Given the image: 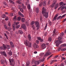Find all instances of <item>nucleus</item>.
I'll return each mask as SVG.
<instances>
[{
  "label": "nucleus",
  "instance_id": "nucleus-10",
  "mask_svg": "<svg viewBox=\"0 0 66 66\" xmlns=\"http://www.w3.org/2000/svg\"><path fill=\"white\" fill-rule=\"evenodd\" d=\"M33 47L35 49H36V48H38L39 47L38 45H37L36 43H35L34 44Z\"/></svg>",
  "mask_w": 66,
  "mask_h": 66
},
{
  "label": "nucleus",
  "instance_id": "nucleus-63",
  "mask_svg": "<svg viewBox=\"0 0 66 66\" xmlns=\"http://www.w3.org/2000/svg\"><path fill=\"white\" fill-rule=\"evenodd\" d=\"M8 26H11V23H10V22H9L8 24Z\"/></svg>",
  "mask_w": 66,
  "mask_h": 66
},
{
  "label": "nucleus",
  "instance_id": "nucleus-5",
  "mask_svg": "<svg viewBox=\"0 0 66 66\" xmlns=\"http://www.w3.org/2000/svg\"><path fill=\"white\" fill-rule=\"evenodd\" d=\"M3 46L5 49H9L10 48V46L9 45H5L4 44H3Z\"/></svg>",
  "mask_w": 66,
  "mask_h": 66
},
{
  "label": "nucleus",
  "instance_id": "nucleus-41",
  "mask_svg": "<svg viewBox=\"0 0 66 66\" xmlns=\"http://www.w3.org/2000/svg\"><path fill=\"white\" fill-rule=\"evenodd\" d=\"M8 53L10 55H12V52H9Z\"/></svg>",
  "mask_w": 66,
  "mask_h": 66
},
{
  "label": "nucleus",
  "instance_id": "nucleus-23",
  "mask_svg": "<svg viewBox=\"0 0 66 66\" xmlns=\"http://www.w3.org/2000/svg\"><path fill=\"white\" fill-rule=\"evenodd\" d=\"M62 19V16H60L58 17H57V20H59V19Z\"/></svg>",
  "mask_w": 66,
  "mask_h": 66
},
{
  "label": "nucleus",
  "instance_id": "nucleus-49",
  "mask_svg": "<svg viewBox=\"0 0 66 66\" xmlns=\"http://www.w3.org/2000/svg\"><path fill=\"white\" fill-rule=\"evenodd\" d=\"M40 62H43L44 61V59H40Z\"/></svg>",
  "mask_w": 66,
  "mask_h": 66
},
{
  "label": "nucleus",
  "instance_id": "nucleus-21",
  "mask_svg": "<svg viewBox=\"0 0 66 66\" xmlns=\"http://www.w3.org/2000/svg\"><path fill=\"white\" fill-rule=\"evenodd\" d=\"M28 37L29 41H30L31 40V35H28Z\"/></svg>",
  "mask_w": 66,
  "mask_h": 66
},
{
  "label": "nucleus",
  "instance_id": "nucleus-33",
  "mask_svg": "<svg viewBox=\"0 0 66 66\" xmlns=\"http://www.w3.org/2000/svg\"><path fill=\"white\" fill-rule=\"evenodd\" d=\"M0 49H1V50H4V49H5V48L3 46V47L1 46L0 47Z\"/></svg>",
  "mask_w": 66,
  "mask_h": 66
},
{
  "label": "nucleus",
  "instance_id": "nucleus-48",
  "mask_svg": "<svg viewBox=\"0 0 66 66\" xmlns=\"http://www.w3.org/2000/svg\"><path fill=\"white\" fill-rule=\"evenodd\" d=\"M34 21H33L31 22V23H30V24L31 25H33L34 24Z\"/></svg>",
  "mask_w": 66,
  "mask_h": 66
},
{
  "label": "nucleus",
  "instance_id": "nucleus-19",
  "mask_svg": "<svg viewBox=\"0 0 66 66\" xmlns=\"http://www.w3.org/2000/svg\"><path fill=\"white\" fill-rule=\"evenodd\" d=\"M56 31V29H54L53 31V36H54V35L55 34H56V32H55Z\"/></svg>",
  "mask_w": 66,
  "mask_h": 66
},
{
  "label": "nucleus",
  "instance_id": "nucleus-56",
  "mask_svg": "<svg viewBox=\"0 0 66 66\" xmlns=\"http://www.w3.org/2000/svg\"><path fill=\"white\" fill-rule=\"evenodd\" d=\"M37 39H38V40H40L41 39V38L39 37H37Z\"/></svg>",
  "mask_w": 66,
  "mask_h": 66
},
{
  "label": "nucleus",
  "instance_id": "nucleus-31",
  "mask_svg": "<svg viewBox=\"0 0 66 66\" xmlns=\"http://www.w3.org/2000/svg\"><path fill=\"white\" fill-rule=\"evenodd\" d=\"M61 11H63V9H64L65 8V6H61Z\"/></svg>",
  "mask_w": 66,
  "mask_h": 66
},
{
  "label": "nucleus",
  "instance_id": "nucleus-16",
  "mask_svg": "<svg viewBox=\"0 0 66 66\" xmlns=\"http://www.w3.org/2000/svg\"><path fill=\"white\" fill-rule=\"evenodd\" d=\"M18 14L19 15H20V16H21L22 17H24V15H23L21 14V12H20L19 11L18 12Z\"/></svg>",
  "mask_w": 66,
  "mask_h": 66
},
{
  "label": "nucleus",
  "instance_id": "nucleus-53",
  "mask_svg": "<svg viewBox=\"0 0 66 66\" xmlns=\"http://www.w3.org/2000/svg\"><path fill=\"white\" fill-rule=\"evenodd\" d=\"M62 45L63 47H65V46H66V44H62Z\"/></svg>",
  "mask_w": 66,
  "mask_h": 66
},
{
  "label": "nucleus",
  "instance_id": "nucleus-3",
  "mask_svg": "<svg viewBox=\"0 0 66 66\" xmlns=\"http://www.w3.org/2000/svg\"><path fill=\"white\" fill-rule=\"evenodd\" d=\"M46 2L45 1H42V2L39 4V6H42V4H43L44 6H45L46 5Z\"/></svg>",
  "mask_w": 66,
  "mask_h": 66
},
{
  "label": "nucleus",
  "instance_id": "nucleus-52",
  "mask_svg": "<svg viewBox=\"0 0 66 66\" xmlns=\"http://www.w3.org/2000/svg\"><path fill=\"white\" fill-rule=\"evenodd\" d=\"M47 24H46V26H45L44 28V30H45L46 29V28H47Z\"/></svg>",
  "mask_w": 66,
  "mask_h": 66
},
{
  "label": "nucleus",
  "instance_id": "nucleus-50",
  "mask_svg": "<svg viewBox=\"0 0 66 66\" xmlns=\"http://www.w3.org/2000/svg\"><path fill=\"white\" fill-rule=\"evenodd\" d=\"M64 34V33L62 32L60 36H61V37H62V36H63Z\"/></svg>",
  "mask_w": 66,
  "mask_h": 66
},
{
  "label": "nucleus",
  "instance_id": "nucleus-11",
  "mask_svg": "<svg viewBox=\"0 0 66 66\" xmlns=\"http://www.w3.org/2000/svg\"><path fill=\"white\" fill-rule=\"evenodd\" d=\"M59 4H60V5L61 6H63L64 5H66V3H64V2H61L59 3Z\"/></svg>",
  "mask_w": 66,
  "mask_h": 66
},
{
  "label": "nucleus",
  "instance_id": "nucleus-22",
  "mask_svg": "<svg viewBox=\"0 0 66 66\" xmlns=\"http://www.w3.org/2000/svg\"><path fill=\"white\" fill-rule=\"evenodd\" d=\"M18 32L19 33V34H22L23 33V32H22V31L20 30H19Z\"/></svg>",
  "mask_w": 66,
  "mask_h": 66
},
{
  "label": "nucleus",
  "instance_id": "nucleus-18",
  "mask_svg": "<svg viewBox=\"0 0 66 66\" xmlns=\"http://www.w3.org/2000/svg\"><path fill=\"white\" fill-rule=\"evenodd\" d=\"M27 5V7L28 9L29 10H30L31 9V7H30V4H28V5Z\"/></svg>",
  "mask_w": 66,
  "mask_h": 66
},
{
  "label": "nucleus",
  "instance_id": "nucleus-34",
  "mask_svg": "<svg viewBox=\"0 0 66 66\" xmlns=\"http://www.w3.org/2000/svg\"><path fill=\"white\" fill-rule=\"evenodd\" d=\"M12 30V28L11 27H9L8 28V30L9 31H11Z\"/></svg>",
  "mask_w": 66,
  "mask_h": 66
},
{
  "label": "nucleus",
  "instance_id": "nucleus-61",
  "mask_svg": "<svg viewBox=\"0 0 66 66\" xmlns=\"http://www.w3.org/2000/svg\"><path fill=\"white\" fill-rule=\"evenodd\" d=\"M59 56L58 55H57L54 57V59H56Z\"/></svg>",
  "mask_w": 66,
  "mask_h": 66
},
{
  "label": "nucleus",
  "instance_id": "nucleus-6",
  "mask_svg": "<svg viewBox=\"0 0 66 66\" xmlns=\"http://www.w3.org/2000/svg\"><path fill=\"white\" fill-rule=\"evenodd\" d=\"M56 2V0H54L53 1V4L51 6L52 8H53V7H54V6L55 5Z\"/></svg>",
  "mask_w": 66,
  "mask_h": 66
},
{
  "label": "nucleus",
  "instance_id": "nucleus-57",
  "mask_svg": "<svg viewBox=\"0 0 66 66\" xmlns=\"http://www.w3.org/2000/svg\"><path fill=\"white\" fill-rule=\"evenodd\" d=\"M16 2L18 3H19V4H21V3L19 1H17Z\"/></svg>",
  "mask_w": 66,
  "mask_h": 66
},
{
  "label": "nucleus",
  "instance_id": "nucleus-36",
  "mask_svg": "<svg viewBox=\"0 0 66 66\" xmlns=\"http://www.w3.org/2000/svg\"><path fill=\"white\" fill-rule=\"evenodd\" d=\"M35 24H37V25H39V22L38 21H36L35 22Z\"/></svg>",
  "mask_w": 66,
  "mask_h": 66
},
{
  "label": "nucleus",
  "instance_id": "nucleus-4",
  "mask_svg": "<svg viewBox=\"0 0 66 66\" xmlns=\"http://www.w3.org/2000/svg\"><path fill=\"white\" fill-rule=\"evenodd\" d=\"M63 43L62 41H60L59 40H57L56 41L55 44H56V46L57 47H59V45H60V44L61 43Z\"/></svg>",
  "mask_w": 66,
  "mask_h": 66
},
{
  "label": "nucleus",
  "instance_id": "nucleus-60",
  "mask_svg": "<svg viewBox=\"0 0 66 66\" xmlns=\"http://www.w3.org/2000/svg\"><path fill=\"white\" fill-rule=\"evenodd\" d=\"M32 28L33 29V30H34V29L35 28L34 25H32Z\"/></svg>",
  "mask_w": 66,
  "mask_h": 66
},
{
  "label": "nucleus",
  "instance_id": "nucleus-45",
  "mask_svg": "<svg viewBox=\"0 0 66 66\" xmlns=\"http://www.w3.org/2000/svg\"><path fill=\"white\" fill-rule=\"evenodd\" d=\"M53 56V55H51L50 56H49V57H48L47 58V60H48V59H50V57H51L52 56Z\"/></svg>",
  "mask_w": 66,
  "mask_h": 66
},
{
  "label": "nucleus",
  "instance_id": "nucleus-24",
  "mask_svg": "<svg viewBox=\"0 0 66 66\" xmlns=\"http://www.w3.org/2000/svg\"><path fill=\"white\" fill-rule=\"evenodd\" d=\"M12 27L13 30L15 31V29H16V28H15V25H14V24H13Z\"/></svg>",
  "mask_w": 66,
  "mask_h": 66
},
{
  "label": "nucleus",
  "instance_id": "nucleus-42",
  "mask_svg": "<svg viewBox=\"0 0 66 66\" xmlns=\"http://www.w3.org/2000/svg\"><path fill=\"white\" fill-rule=\"evenodd\" d=\"M29 64H30V62H27L26 63V66H29Z\"/></svg>",
  "mask_w": 66,
  "mask_h": 66
},
{
  "label": "nucleus",
  "instance_id": "nucleus-9",
  "mask_svg": "<svg viewBox=\"0 0 66 66\" xmlns=\"http://www.w3.org/2000/svg\"><path fill=\"white\" fill-rule=\"evenodd\" d=\"M1 54H2V55H4L6 57L7 56V55H6V53L5 52H1Z\"/></svg>",
  "mask_w": 66,
  "mask_h": 66
},
{
  "label": "nucleus",
  "instance_id": "nucleus-43",
  "mask_svg": "<svg viewBox=\"0 0 66 66\" xmlns=\"http://www.w3.org/2000/svg\"><path fill=\"white\" fill-rule=\"evenodd\" d=\"M4 35L5 36H6V38H7V39H8V37H7V34H6L5 33L4 34Z\"/></svg>",
  "mask_w": 66,
  "mask_h": 66
},
{
  "label": "nucleus",
  "instance_id": "nucleus-58",
  "mask_svg": "<svg viewBox=\"0 0 66 66\" xmlns=\"http://www.w3.org/2000/svg\"><path fill=\"white\" fill-rule=\"evenodd\" d=\"M52 61H53V63H54V62H57V60H53Z\"/></svg>",
  "mask_w": 66,
  "mask_h": 66
},
{
  "label": "nucleus",
  "instance_id": "nucleus-51",
  "mask_svg": "<svg viewBox=\"0 0 66 66\" xmlns=\"http://www.w3.org/2000/svg\"><path fill=\"white\" fill-rule=\"evenodd\" d=\"M66 50V49L65 48H62V50H61V51H65Z\"/></svg>",
  "mask_w": 66,
  "mask_h": 66
},
{
  "label": "nucleus",
  "instance_id": "nucleus-62",
  "mask_svg": "<svg viewBox=\"0 0 66 66\" xmlns=\"http://www.w3.org/2000/svg\"><path fill=\"white\" fill-rule=\"evenodd\" d=\"M61 66H64V63H61Z\"/></svg>",
  "mask_w": 66,
  "mask_h": 66
},
{
  "label": "nucleus",
  "instance_id": "nucleus-26",
  "mask_svg": "<svg viewBox=\"0 0 66 66\" xmlns=\"http://www.w3.org/2000/svg\"><path fill=\"white\" fill-rule=\"evenodd\" d=\"M38 9V8H36V11L37 13H38V12H39V10Z\"/></svg>",
  "mask_w": 66,
  "mask_h": 66
},
{
  "label": "nucleus",
  "instance_id": "nucleus-2",
  "mask_svg": "<svg viewBox=\"0 0 66 66\" xmlns=\"http://www.w3.org/2000/svg\"><path fill=\"white\" fill-rule=\"evenodd\" d=\"M24 43L28 47H31L32 46V44L31 43L29 42V41L27 40L24 41Z\"/></svg>",
  "mask_w": 66,
  "mask_h": 66
},
{
  "label": "nucleus",
  "instance_id": "nucleus-17",
  "mask_svg": "<svg viewBox=\"0 0 66 66\" xmlns=\"http://www.w3.org/2000/svg\"><path fill=\"white\" fill-rule=\"evenodd\" d=\"M10 44L11 47H14V44H13V42L11 41L10 42Z\"/></svg>",
  "mask_w": 66,
  "mask_h": 66
},
{
  "label": "nucleus",
  "instance_id": "nucleus-20",
  "mask_svg": "<svg viewBox=\"0 0 66 66\" xmlns=\"http://www.w3.org/2000/svg\"><path fill=\"white\" fill-rule=\"evenodd\" d=\"M13 21H16L17 20V18H16V16H14V17L13 18Z\"/></svg>",
  "mask_w": 66,
  "mask_h": 66
},
{
  "label": "nucleus",
  "instance_id": "nucleus-13",
  "mask_svg": "<svg viewBox=\"0 0 66 66\" xmlns=\"http://www.w3.org/2000/svg\"><path fill=\"white\" fill-rule=\"evenodd\" d=\"M57 16H58V15L56 14L53 19V21L56 20H57V18H57Z\"/></svg>",
  "mask_w": 66,
  "mask_h": 66
},
{
  "label": "nucleus",
  "instance_id": "nucleus-55",
  "mask_svg": "<svg viewBox=\"0 0 66 66\" xmlns=\"http://www.w3.org/2000/svg\"><path fill=\"white\" fill-rule=\"evenodd\" d=\"M4 27H5V28L6 29H7V27L5 25H4Z\"/></svg>",
  "mask_w": 66,
  "mask_h": 66
},
{
  "label": "nucleus",
  "instance_id": "nucleus-37",
  "mask_svg": "<svg viewBox=\"0 0 66 66\" xmlns=\"http://www.w3.org/2000/svg\"><path fill=\"white\" fill-rule=\"evenodd\" d=\"M2 17L3 18H4L6 17V15L5 14H3L2 15Z\"/></svg>",
  "mask_w": 66,
  "mask_h": 66
},
{
  "label": "nucleus",
  "instance_id": "nucleus-44",
  "mask_svg": "<svg viewBox=\"0 0 66 66\" xmlns=\"http://www.w3.org/2000/svg\"><path fill=\"white\" fill-rule=\"evenodd\" d=\"M4 35L5 36H6V38H7V39H8V37H7V34H6L5 33L4 34Z\"/></svg>",
  "mask_w": 66,
  "mask_h": 66
},
{
  "label": "nucleus",
  "instance_id": "nucleus-54",
  "mask_svg": "<svg viewBox=\"0 0 66 66\" xmlns=\"http://www.w3.org/2000/svg\"><path fill=\"white\" fill-rule=\"evenodd\" d=\"M37 27V30H38V29L39 28V25L36 26Z\"/></svg>",
  "mask_w": 66,
  "mask_h": 66
},
{
  "label": "nucleus",
  "instance_id": "nucleus-29",
  "mask_svg": "<svg viewBox=\"0 0 66 66\" xmlns=\"http://www.w3.org/2000/svg\"><path fill=\"white\" fill-rule=\"evenodd\" d=\"M3 3V4H4V5H5V6H7V3H6V2H4Z\"/></svg>",
  "mask_w": 66,
  "mask_h": 66
},
{
  "label": "nucleus",
  "instance_id": "nucleus-8",
  "mask_svg": "<svg viewBox=\"0 0 66 66\" xmlns=\"http://www.w3.org/2000/svg\"><path fill=\"white\" fill-rule=\"evenodd\" d=\"M22 28H23V29L25 30V31H27V27L25 25V24H23L21 26Z\"/></svg>",
  "mask_w": 66,
  "mask_h": 66
},
{
  "label": "nucleus",
  "instance_id": "nucleus-39",
  "mask_svg": "<svg viewBox=\"0 0 66 66\" xmlns=\"http://www.w3.org/2000/svg\"><path fill=\"white\" fill-rule=\"evenodd\" d=\"M5 20L6 21H7V20H9V17L7 16H6L5 19Z\"/></svg>",
  "mask_w": 66,
  "mask_h": 66
},
{
  "label": "nucleus",
  "instance_id": "nucleus-28",
  "mask_svg": "<svg viewBox=\"0 0 66 66\" xmlns=\"http://www.w3.org/2000/svg\"><path fill=\"white\" fill-rule=\"evenodd\" d=\"M1 63L2 64H4L5 63V62H4V60H2L1 61Z\"/></svg>",
  "mask_w": 66,
  "mask_h": 66
},
{
  "label": "nucleus",
  "instance_id": "nucleus-15",
  "mask_svg": "<svg viewBox=\"0 0 66 66\" xmlns=\"http://www.w3.org/2000/svg\"><path fill=\"white\" fill-rule=\"evenodd\" d=\"M9 62H10V64L11 65H12V63L14 62V60L12 59H9Z\"/></svg>",
  "mask_w": 66,
  "mask_h": 66
},
{
  "label": "nucleus",
  "instance_id": "nucleus-64",
  "mask_svg": "<svg viewBox=\"0 0 66 66\" xmlns=\"http://www.w3.org/2000/svg\"><path fill=\"white\" fill-rule=\"evenodd\" d=\"M36 42L37 44H39V41L38 40H37L36 41Z\"/></svg>",
  "mask_w": 66,
  "mask_h": 66
},
{
  "label": "nucleus",
  "instance_id": "nucleus-27",
  "mask_svg": "<svg viewBox=\"0 0 66 66\" xmlns=\"http://www.w3.org/2000/svg\"><path fill=\"white\" fill-rule=\"evenodd\" d=\"M58 6H59V4H57L55 6V9H57V7H58Z\"/></svg>",
  "mask_w": 66,
  "mask_h": 66
},
{
  "label": "nucleus",
  "instance_id": "nucleus-14",
  "mask_svg": "<svg viewBox=\"0 0 66 66\" xmlns=\"http://www.w3.org/2000/svg\"><path fill=\"white\" fill-rule=\"evenodd\" d=\"M12 10H13V12H15V13L17 11V9H16V8L15 7H12Z\"/></svg>",
  "mask_w": 66,
  "mask_h": 66
},
{
  "label": "nucleus",
  "instance_id": "nucleus-40",
  "mask_svg": "<svg viewBox=\"0 0 66 66\" xmlns=\"http://www.w3.org/2000/svg\"><path fill=\"white\" fill-rule=\"evenodd\" d=\"M22 7L23 9H25V6H24V5L23 4H22Z\"/></svg>",
  "mask_w": 66,
  "mask_h": 66
},
{
  "label": "nucleus",
  "instance_id": "nucleus-30",
  "mask_svg": "<svg viewBox=\"0 0 66 66\" xmlns=\"http://www.w3.org/2000/svg\"><path fill=\"white\" fill-rule=\"evenodd\" d=\"M9 2L10 3H12L13 4H14V2L13 1H12V0H9Z\"/></svg>",
  "mask_w": 66,
  "mask_h": 66
},
{
  "label": "nucleus",
  "instance_id": "nucleus-32",
  "mask_svg": "<svg viewBox=\"0 0 66 66\" xmlns=\"http://www.w3.org/2000/svg\"><path fill=\"white\" fill-rule=\"evenodd\" d=\"M21 21L22 22H24L25 21V19L24 18H22L21 19Z\"/></svg>",
  "mask_w": 66,
  "mask_h": 66
},
{
  "label": "nucleus",
  "instance_id": "nucleus-35",
  "mask_svg": "<svg viewBox=\"0 0 66 66\" xmlns=\"http://www.w3.org/2000/svg\"><path fill=\"white\" fill-rule=\"evenodd\" d=\"M21 20V18L20 17H18L17 18V20L18 21H20Z\"/></svg>",
  "mask_w": 66,
  "mask_h": 66
},
{
  "label": "nucleus",
  "instance_id": "nucleus-1",
  "mask_svg": "<svg viewBox=\"0 0 66 66\" xmlns=\"http://www.w3.org/2000/svg\"><path fill=\"white\" fill-rule=\"evenodd\" d=\"M46 9H45V7H43L42 9V14H43V16L45 17L46 18H47L48 17V13L47 12H46Z\"/></svg>",
  "mask_w": 66,
  "mask_h": 66
},
{
  "label": "nucleus",
  "instance_id": "nucleus-38",
  "mask_svg": "<svg viewBox=\"0 0 66 66\" xmlns=\"http://www.w3.org/2000/svg\"><path fill=\"white\" fill-rule=\"evenodd\" d=\"M20 25H18L16 26V29H18V28L20 27Z\"/></svg>",
  "mask_w": 66,
  "mask_h": 66
},
{
  "label": "nucleus",
  "instance_id": "nucleus-59",
  "mask_svg": "<svg viewBox=\"0 0 66 66\" xmlns=\"http://www.w3.org/2000/svg\"><path fill=\"white\" fill-rule=\"evenodd\" d=\"M20 11L22 13L23 12V9H22V8H21L20 9Z\"/></svg>",
  "mask_w": 66,
  "mask_h": 66
},
{
  "label": "nucleus",
  "instance_id": "nucleus-47",
  "mask_svg": "<svg viewBox=\"0 0 66 66\" xmlns=\"http://www.w3.org/2000/svg\"><path fill=\"white\" fill-rule=\"evenodd\" d=\"M62 39V38L61 37H59L58 38V39L59 40H61Z\"/></svg>",
  "mask_w": 66,
  "mask_h": 66
},
{
  "label": "nucleus",
  "instance_id": "nucleus-12",
  "mask_svg": "<svg viewBox=\"0 0 66 66\" xmlns=\"http://www.w3.org/2000/svg\"><path fill=\"white\" fill-rule=\"evenodd\" d=\"M46 45L45 44L43 43L41 45V48L42 49H45L46 48Z\"/></svg>",
  "mask_w": 66,
  "mask_h": 66
},
{
  "label": "nucleus",
  "instance_id": "nucleus-25",
  "mask_svg": "<svg viewBox=\"0 0 66 66\" xmlns=\"http://www.w3.org/2000/svg\"><path fill=\"white\" fill-rule=\"evenodd\" d=\"M19 23V22H14V25H17V24H18Z\"/></svg>",
  "mask_w": 66,
  "mask_h": 66
},
{
  "label": "nucleus",
  "instance_id": "nucleus-46",
  "mask_svg": "<svg viewBox=\"0 0 66 66\" xmlns=\"http://www.w3.org/2000/svg\"><path fill=\"white\" fill-rule=\"evenodd\" d=\"M52 39L50 37L48 38V41H49L50 42H51Z\"/></svg>",
  "mask_w": 66,
  "mask_h": 66
},
{
  "label": "nucleus",
  "instance_id": "nucleus-7",
  "mask_svg": "<svg viewBox=\"0 0 66 66\" xmlns=\"http://www.w3.org/2000/svg\"><path fill=\"white\" fill-rule=\"evenodd\" d=\"M51 54V53L50 52H47L45 53V55L44 56V57H46V56H48Z\"/></svg>",
  "mask_w": 66,
  "mask_h": 66
}]
</instances>
